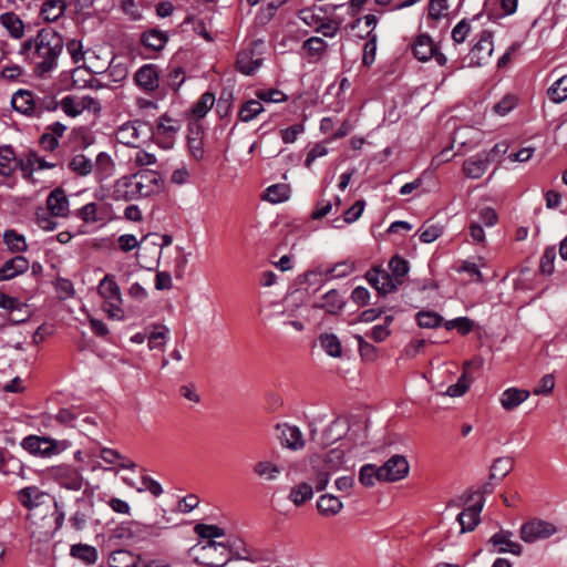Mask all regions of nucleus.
<instances>
[{"instance_id": "obj_1", "label": "nucleus", "mask_w": 567, "mask_h": 567, "mask_svg": "<svg viewBox=\"0 0 567 567\" xmlns=\"http://www.w3.org/2000/svg\"><path fill=\"white\" fill-rule=\"evenodd\" d=\"M63 49L62 38L54 31L44 30L33 39L27 40L21 53L34 64V72L44 75L52 71Z\"/></svg>"}, {"instance_id": "obj_2", "label": "nucleus", "mask_w": 567, "mask_h": 567, "mask_svg": "<svg viewBox=\"0 0 567 567\" xmlns=\"http://www.w3.org/2000/svg\"><path fill=\"white\" fill-rule=\"evenodd\" d=\"M162 176L152 169H143L130 176L118 178L113 186V198L116 200H135L159 192Z\"/></svg>"}, {"instance_id": "obj_3", "label": "nucleus", "mask_w": 567, "mask_h": 567, "mask_svg": "<svg viewBox=\"0 0 567 567\" xmlns=\"http://www.w3.org/2000/svg\"><path fill=\"white\" fill-rule=\"evenodd\" d=\"M188 555L196 563L206 567H224L231 560V556L225 554V546L216 540L194 545L189 548Z\"/></svg>"}, {"instance_id": "obj_4", "label": "nucleus", "mask_w": 567, "mask_h": 567, "mask_svg": "<svg viewBox=\"0 0 567 567\" xmlns=\"http://www.w3.org/2000/svg\"><path fill=\"white\" fill-rule=\"evenodd\" d=\"M58 105L62 109V111L72 117L79 116L83 111H92L94 113L101 110L99 102L92 96H76V95H68L64 96L60 104L54 101H51L45 109L47 110H56Z\"/></svg>"}, {"instance_id": "obj_5", "label": "nucleus", "mask_w": 567, "mask_h": 567, "mask_svg": "<svg viewBox=\"0 0 567 567\" xmlns=\"http://www.w3.org/2000/svg\"><path fill=\"white\" fill-rule=\"evenodd\" d=\"M557 533V528L553 523L534 518L520 527V538L525 543L532 544L538 540L547 539Z\"/></svg>"}, {"instance_id": "obj_6", "label": "nucleus", "mask_w": 567, "mask_h": 567, "mask_svg": "<svg viewBox=\"0 0 567 567\" xmlns=\"http://www.w3.org/2000/svg\"><path fill=\"white\" fill-rule=\"evenodd\" d=\"M494 50L493 34L491 31L484 30L480 40L471 49L467 59L470 66H482L488 62Z\"/></svg>"}, {"instance_id": "obj_7", "label": "nucleus", "mask_w": 567, "mask_h": 567, "mask_svg": "<svg viewBox=\"0 0 567 567\" xmlns=\"http://www.w3.org/2000/svg\"><path fill=\"white\" fill-rule=\"evenodd\" d=\"M379 482H396L409 474V462L403 455L391 456L382 466H379Z\"/></svg>"}, {"instance_id": "obj_8", "label": "nucleus", "mask_w": 567, "mask_h": 567, "mask_svg": "<svg viewBox=\"0 0 567 567\" xmlns=\"http://www.w3.org/2000/svg\"><path fill=\"white\" fill-rule=\"evenodd\" d=\"M21 446L30 454L41 457H49L60 452L55 440L37 435H29L21 442Z\"/></svg>"}, {"instance_id": "obj_9", "label": "nucleus", "mask_w": 567, "mask_h": 567, "mask_svg": "<svg viewBox=\"0 0 567 567\" xmlns=\"http://www.w3.org/2000/svg\"><path fill=\"white\" fill-rule=\"evenodd\" d=\"M277 439L281 446L291 450L300 451L306 445V440L301 430L297 425L288 423H278L276 425Z\"/></svg>"}, {"instance_id": "obj_10", "label": "nucleus", "mask_w": 567, "mask_h": 567, "mask_svg": "<svg viewBox=\"0 0 567 567\" xmlns=\"http://www.w3.org/2000/svg\"><path fill=\"white\" fill-rule=\"evenodd\" d=\"M365 278L381 295L393 292L401 285L392 274L379 268L370 269L365 274Z\"/></svg>"}, {"instance_id": "obj_11", "label": "nucleus", "mask_w": 567, "mask_h": 567, "mask_svg": "<svg viewBox=\"0 0 567 567\" xmlns=\"http://www.w3.org/2000/svg\"><path fill=\"white\" fill-rule=\"evenodd\" d=\"M14 111L27 116H40L42 107L37 105L33 95L28 90H18L10 100Z\"/></svg>"}, {"instance_id": "obj_12", "label": "nucleus", "mask_w": 567, "mask_h": 567, "mask_svg": "<svg viewBox=\"0 0 567 567\" xmlns=\"http://www.w3.org/2000/svg\"><path fill=\"white\" fill-rule=\"evenodd\" d=\"M254 475L261 482H276L284 472L282 464L272 458H260L251 468Z\"/></svg>"}, {"instance_id": "obj_13", "label": "nucleus", "mask_w": 567, "mask_h": 567, "mask_svg": "<svg viewBox=\"0 0 567 567\" xmlns=\"http://www.w3.org/2000/svg\"><path fill=\"white\" fill-rule=\"evenodd\" d=\"M502 146H506V144H502ZM507 147L504 150L499 148V144H495L494 148L486 156V158L473 159L470 158L464 163L463 171L465 175L470 178H480L487 169L489 161H493L498 153H506Z\"/></svg>"}, {"instance_id": "obj_14", "label": "nucleus", "mask_w": 567, "mask_h": 567, "mask_svg": "<svg viewBox=\"0 0 567 567\" xmlns=\"http://www.w3.org/2000/svg\"><path fill=\"white\" fill-rule=\"evenodd\" d=\"M54 477L61 487L70 491H80L84 484L82 475L70 466L58 467Z\"/></svg>"}, {"instance_id": "obj_15", "label": "nucleus", "mask_w": 567, "mask_h": 567, "mask_svg": "<svg viewBox=\"0 0 567 567\" xmlns=\"http://www.w3.org/2000/svg\"><path fill=\"white\" fill-rule=\"evenodd\" d=\"M30 268L29 260L21 255L8 259L0 267V281H8L25 274Z\"/></svg>"}, {"instance_id": "obj_16", "label": "nucleus", "mask_w": 567, "mask_h": 567, "mask_svg": "<svg viewBox=\"0 0 567 567\" xmlns=\"http://www.w3.org/2000/svg\"><path fill=\"white\" fill-rule=\"evenodd\" d=\"M484 507V498L482 497L476 504L470 505L457 516L461 525V532H472L480 523V514Z\"/></svg>"}, {"instance_id": "obj_17", "label": "nucleus", "mask_w": 567, "mask_h": 567, "mask_svg": "<svg viewBox=\"0 0 567 567\" xmlns=\"http://www.w3.org/2000/svg\"><path fill=\"white\" fill-rule=\"evenodd\" d=\"M47 207L54 217H65L69 214V199L62 188L53 189L47 198Z\"/></svg>"}, {"instance_id": "obj_18", "label": "nucleus", "mask_w": 567, "mask_h": 567, "mask_svg": "<svg viewBox=\"0 0 567 567\" xmlns=\"http://www.w3.org/2000/svg\"><path fill=\"white\" fill-rule=\"evenodd\" d=\"M512 535L509 530H501L489 538V543L493 546H499L498 553H511L519 556L523 548L518 543L511 539Z\"/></svg>"}, {"instance_id": "obj_19", "label": "nucleus", "mask_w": 567, "mask_h": 567, "mask_svg": "<svg viewBox=\"0 0 567 567\" xmlns=\"http://www.w3.org/2000/svg\"><path fill=\"white\" fill-rule=\"evenodd\" d=\"M412 51L419 61L425 62L435 55L436 45L434 44L431 37L427 34H420L412 45Z\"/></svg>"}, {"instance_id": "obj_20", "label": "nucleus", "mask_w": 567, "mask_h": 567, "mask_svg": "<svg viewBox=\"0 0 567 567\" xmlns=\"http://www.w3.org/2000/svg\"><path fill=\"white\" fill-rule=\"evenodd\" d=\"M93 165V172L97 182H103L115 174V163L111 156L104 152L97 154Z\"/></svg>"}, {"instance_id": "obj_21", "label": "nucleus", "mask_w": 567, "mask_h": 567, "mask_svg": "<svg viewBox=\"0 0 567 567\" xmlns=\"http://www.w3.org/2000/svg\"><path fill=\"white\" fill-rule=\"evenodd\" d=\"M135 81L145 91H154L158 86V74L152 64L143 65L135 73Z\"/></svg>"}, {"instance_id": "obj_22", "label": "nucleus", "mask_w": 567, "mask_h": 567, "mask_svg": "<svg viewBox=\"0 0 567 567\" xmlns=\"http://www.w3.org/2000/svg\"><path fill=\"white\" fill-rule=\"evenodd\" d=\"M349 431V422L344 417H337L323 431V444L327 446L342 439Z\"/></svg>"}, {"instance_id": "obj_23", "label": "nucleus", "mask_w": 567, "mask_h": 567, "mask_svg": "<svg viewBox=\"0 0 567 567\" xmlns=\"http://www.w3.org/2000/svg\"><path fill=\"white\" fill-rule=\"evenodd\" d=\"M354 270L351 261L344 260L337 262L333 267L320 271H309L306 274V280L310 281L312 277L326 275L329 278H343Z\"/></svg>"}, {"instance_id": "obj_24", "label": "nucleus", "mask_w": 567, "mask_h": 567, "mask_svg": "<svg viewBox=\"0 0 567 567\" xmlns=\"http://www.w3.org/2000/svg\"><path fill=\"white\" fill-rule=\"evenodd\" d=\"M318 512L326 517L336 516L343 508V503L332 494H323L317 501Z\"/></svg>"}, {"instance_id": "obj_25", "label": "nucleus", "mask_w": 567, "mask_h": 567, "mask_svg": "<svg viewBox=\"0 0 567 567\" xmlns=\"http://www.w3.org/2000/svg\"><path fill=\"white\" fill-rule=\"evenodd\" d=\"M320 457L319 456H312L310 458V463H311V467H312V481L315 482V488L320 492V491H323L329 481H330V475L332 473L331 470L324 467L323 465H320Z\"/></svg>"}, {"instance_id": "obj_26", "label": "nucleus", "mask_w": 567, "mask_h": 567, "mask_svg": "<svg viewBox=\"0 0 567 567\" xmlns=\"http://www.w3.org/2000/svg\"><path fill=\"white\" fill-rule=\"evenodd\" d=\"M529 394L527 390L509 388L502 393L501 404L505 410L511 411L526 401Z\"/></svg>"}, {"instance_id": "obj_27", "label": "nucleus", "mask_w": 567, "mask_h": 567, "mask_svg": "<svg viewBox=\"0 0 567 567\" xmlns=\"http://www.w3.org/2000/svg\"><path fill=\"white\" fill-rule=\"evenodd\" d=\"M262 60L260 58H254L252 51H241L237 55L236 68L239 72L245 75H251L260 68Z\"/></svg>"}, {"instance_id": "obj_28", "label": "nucleus", "mask_w": 567, "mask_h": 567, "mask_svg": "<svg viewBox=\"0 0 567 567\" xmlns=\"http://www.w3.org/2000/svg\"><path fill=\"white\" fill-rule=\"evenodd\" d=\"M99 295L105 300H115L122 297L121 289L113 275H105L97 286Z\"/></svg>"}, {"instance_id": "obj_29", "label": "nucleus", "mask_w": 567, "mask_h": 567, "mask_svg": "<svg viewBox=\"0 0 567 567\" xmlns=\"http://www.w3.org/2000/svg\"><path fill=\"white\" fill-rule=\"evenodd\" d=\"M141 41L146 49H150L153 51H159L167 43L168 37L163 31H159L156 29H151V30L143 32V34L141 37Z\"/></svg>"}, {"instance_id": "obj_30", "label": "nucleus", "mask_w": 567, "mask_h": 567, "mask_svg": "<svg viewBox=\"0 0 567 567\" xmlns=\"http://www.w3.org/2000/svg\"><path fill=\"white\" fill-rule=\"evenodd\" d=\"M313 497V487L307 483L301 482L292 486L288 494V499L296 506H302L306 502Z\"/></svg>"}, {"instance_id": "obj_31", "label": "nucleus", "mask_w": 567, "mask_h": 567, "mask_svg": "<svg viewBox=\"0 0 567 567\" xmlns=\"http://www.w3.org/2000/svg\"><path fill=\"white\" fill-rule=\"evenodd\" d=\"M3 243L11 254H20L28 250L25 237L14 229H7L3 233Z\"/></svg>"}, {"instance_id": "obj_32", "label": "nucleus", "mask_w": 567, "mask_h": 567, "mask_svg": "<svg viewBox=\"0 0 567 567\" xmlns=\"http://www.w3.org/2000/svg\"><path fill=\"white\" fill-rule=\"evenodd\" d=\"M17 156L11 145L3 144L0 146V175L8 176L17 167Z\"/></svg>"}, {"instance_id": "obj_33", "label": "nucleus", "mask_w": 567, "mask_h": 567, "mask_svg": "<svg viewBox=\"0 0 567 567\" xmlns=\"http://www.w3.org/2000/svg\"><path fill=\"white\" fill-rule=\"evenodd\" d=\"M47 496L37 486H28L19 492L20 503L28 508H33L42 504V499Z\"/></svg>"}, {"instance_id": "obj_34", "label": "nucleus", "mask_w": 567, "mask_h": 567, "mask_svg": "<svg viewBox=\"0 0 567 567\" xmlns=\"http://www.w3.org/2000/svg\"><path fill=\"white\" fill-rule=\"evenodd\" d=\"M1 24L8 30L14 39H20L24 34V24L13 12H7L0 16Z\"/></svg>"}, {"instance_id": "obj_35", "label": "nucleus", "mask_w": 567, "mask_h": 567, "mask_svg": "<svg viewBox=\"0 0 567 567\" xmlns=\"http://www.w3.org/2000/svg\"><path fill=\"white\" fill-rule=\"evenodd\" d=\"M344 306V301L341 299L339 292L336 289L328 291L321 302L315 303V308L324 309L329 313H337Z\"/></svg>"}, {"instance_id": "obj_36", "label": "nucleus", "mask_w": 567, "mask_h": 567, "mask_svg": "<svg viewBox=\"0 0 567 567\" xmlns=\"http://www.w3.org/2000/svg\"><path fill=\"white\" fill-rule=\"evenodd\" d=\"M221 545L225 546V554L231 556V560L236 559H246L248 555V549L246 548L245 543L235 536H228L225 542H220Z\"/></svg>"}, {"instance_id": "obj_37", "label": "nucleus", "mask_w": 567, "mask_h": 567, "mask_svg": "<svg viewBox=\"0 0 567 567\" xmlns=\"http://www.w3.org/2000/svg\"><path fill=\"white\" fill-rule=\"evenodd\" d=\"M64 0H47L42 4L41 16L47 21H56L65 11Z\"/></svg>"}, {"instance_id": "obj_38", "label": "nucleus", "mask_w": 567, "mask_h": 567, "mask_svg": "<svg viewBox=\"0 0 567 567\" xmlns=\"http://www.w3.org/2000/svg\"><path fill=\"white\" fill-rule=\"evenodd\" d=\"M110 567H140L134 555L125 549H117L110 554Z\"/></svg>"}, {"instance_id": "obj_39", "label": "nucleus", "mask_w": 567, "mask_h": 567, "mask_svg": "<svg viewBox=\"0 0 567 567\" xmlns=\"http://www.w3.org/2000/svg\"><path fill=\"white\" fill-rule=\"evenodd\" d=\"M215 103V96L213 93L206 92L200 99L193 105L190 113L187 117L200 120L203 118L207 112L212 109Z\"/></svg>"}, {"instance_id": "obj_40", "label": "nucleus", "mask_w": 567, "mask_h": 567, "mask_svg": "<svg viewBox=\"0 0 567 567\" xmlns=\"http://www.w3.org/2000/svg\"><path fill=\"white\" fill-rule=\"evenodd\" d=\"M290 195L289 186L286 184H275L266 188L262 199L272 204H278L287 200Z\"/></svg>"}, {"instance_id": "obj_41", "label": "nucleus", "mask_w": 567, "mask_h": 567, "mask_svg": "<svg viewBox=\"0 0 567 567\" xmlns=\"http://www.w3.org/2000/svg\"><path fill=\"white\" fill-rule=\"evenodd\" d=\"M514 468V458L511 456L497 457L491 466L489 480H494L499 474L498 478L502 480L508 475Z\"/></svg>"}, {"instance_id": "obj_42", "label": "nucleus", "mask_w": 567, "mask_h": 567, "mask_svg": "<svg viewBox=\"0 0 567 567\" xmlns=\"http://www.w3.org/2000/svg\"><path fill=\"white\" fill-rule=\"evenodd\" d=\"M69 168L79 176H86L93 172L94 165L86 155L76 154L69 162Z\"/></svg>"}, {"instance_id": "obj_43", "label": "nucleus", "mask_w": 567, "mask_h": 567, "mask_svg": "<svg viewBox=\"0 0 567 567\" xmlns=\"http://www.w3.org/2000/svg\"><path fill=\"white\" fill-rule=\"evenodd\" d=\"M319 342L322 349L333 358H339L342 354V347L339 338L333 333H322L319 337Z\"/></svg>"}, {"instance_id": "obj_44", "label": "nucleus", "mask_w": 567, "mask_h": 567, "mask_svg": "<svg viewBox=\"0 0 567 567\" xmlns=\"http://www.w3.org/2000/svg\"><path fill=\"white\" fill-rule=\"evenodd\" d=\"M71 555L84 561L85 564L93 565L97 559V551L93 546L85 544H75L71 547Z\"/></svg>"}, {"instance_id": "obj_45", "label": "nucleus", "mask_w": 567, "mask_h": 567, "mask_svg": "<svg viewBox=\"0 0 567 567\" xmlns=\"http://www.w3.org/2000/svg\"><path fill=\"white\" fill-rule=\"evenodd\" d=\"M195 533L203 539L215 540V538L226 537L227 533L224 528L217 525L196 524L194 527Z\"/></svg>"}, {"instance_id": "obj_46", "label": "nucleus", "mask_w": 567, "mask_h": 567, "mask_svg": "<svg viewBox=\"0 0 567 567\" xmlns=\"http://www.w3.org/2000/svg\"><path fill=\"white\" fill-rule=\"evenodd\" d=\"M548 97L555 103L567 100V74L555 81L547 91Z\"/></svg>"}, {"instance_id": "obj_47", "label": "nucleus", "mask_w": 567, "mask_h": 567, "mask_svg": "<svg viewBox=\"0 0 567 567\" xmlns=\"http://www.w3.org/2000/svg\"><path fill=\"white\" fill-rule=\"evenodd\" d=\"M380 467L374 464H364L359 472V481L362 485L371 487L379 481Z\"/></svg>"}, {"instance_id": "obj_48", "label": "nucleus", "mask_w": 567, "mask_h": 567, "mask_svg": "<svg viewBox=\"0 0 567 567\" xmlns=\"http://www.w3.org/2000/svg\"><path fill=\"white\" fill-rule=\"evenodd\" d=\"M264 111L261 102L258 100H250L246 102L240 111H239V117L244 122H249L254 120L258 114H260Z\"/></svg>"}, {"instance_id": "obj_49", "label": "nucleus", "mask_w": 567, "mask_h": 567, "mask_svg": "<svg viewBox=\"0 0 567 567\" xmlns=\"http://www.w3.org/2000/svg\"><path fill=\"white\" fill-rule=\"evenodd\" d=\"M416 321L421 328H436L439 327L443 318L434 311H420L416 313Z\"/></svg>"}, {"instance_id": "obj_50", "label": "nucleus", "mask_w": 567, "mask_h": 567, "mask_svg": "<svg viewBox=\"0 0 567 567\" xmlns=\"http://www.w3.org/2000/svg\"><path fill=\"white\" fill-rule=\"evenodd\" d=\"M66 51L74 63H84L89 56V52H91L90 50L84 51L82 42L75 39L70 40L66 43Z\"/></svg>"}, {"instance_id": "obj_51", "label": "nucleus", "mask_w": 567, "mask_h": 567, "mask_svg": "<svg viewBox=\"0 0 567 567\" xmlns=\"http://www.w3.org/2000/svg\"><path fill=\"white\" fill-rule=\"evenodd\" d=\"M123 299L122 297L117 299V301L105 300L103 302L102 309L107 315V317L112 320H123L125 315L122 308Z\"/></svg>"}, {"instance_id": "obj_52", "label": "nucleus", "mask_w": 567, "mask_h": 567, "mask_svg": "<svg viewBox=\"0 0 567 567\" xmlns=\"http://www.w3.org/2000/svg\"><path fill=\"white\" fill-rule=\"evenodd\" d=\"M389 268L391 270V274L400 281V284L402 285L403 284V278L408 275L409 272V262L399 257V256H394L390 262H389Z\"/></svg>"}, {"instance_id": "obj_53", "label": "nucleus", "mask_w": 567, "mask_h": 567, "mask_svg": "<svg viewBox=\"0 0 567 567\" xmlns=\"http://www.w3.org/2000/svg\"><path fill=\"white\" fill-rule=\"evenodd\" d=\"M66 126L60 122H55L47 127V131L41 135L39 142H58L62 137Z\"/></svg>"}, {"instance_id": "obj_54", "label": "nucleus", "mask_w": 567, "mask_h": 567, "mask_svg": "<svg viewBox=\"0 0 567 567\" xmlns=\"http://www.w3.org/2000/svg\"><path fill=\"white\" fill-rule=\"evenodd\" d=\"M1 473L6 474V475L13 474V475H18V476H23L24 475V466L20 460L16 458L11 454H9L4 462L3 467L1 470Z\"/></svg>"}, {"instance_id": "obj_55", "label": "nucleus", "mask_w": 567, "mask_h": 567, "mask_svg": "<svg viewBox=\"0 0 567 567\" xmlns=\"http://www.w3.org/2000/svg\"><path fill=\"white\" fill-rule=\"evenodd\" d=\"M556 257L555 247H547L540 258L539 269L544 275H551L554 272V260Z\"/></svg>"}, {"instance_id": "obj_56", "label": "nucleus", "mask_w": 567, "mask_h": 567, "mask_svg": "<svg viewBox=\"0 0 567 567\" xmlns=\"http://www.w3.org/2000/svg\"><path fill=\"white\" fill-rule=\"evenodd\" d=\"M256 96L259 101L266 102V103H280L285 102L287 100V95L277 90V89H270V90H261L256 93Z\"/></svg>"}, {"instance_id": "obj_57", "label": "nucleus", "mask_w": 567, "mask_h": 567, "mask_svg": "<svg viewBox=\"0 0 567 567\" xmlns=\"http://www.w3.org/2000/svg\"><path fill=\"white\" fill-rule=\"evenodd\" d=\"M80 416V413H78L74 409H61L56 415L55 420L68 426L76 427L78 424L75 423Z\"/></svg>"}, {"instance_id": "obj_58", "label": "nucleus", "mask_w": 567, "mask_h": 567, "mask_svg": "<svg viewBox=\"0 0 567 567\" xmlns=\"http://www.w3.org/2000/svg\"><path fill=\"white\" fill-rule=\"evenodd\" d=\"M419 231L420 240L430 244L442 235V227L439 225H424Z\"/></svg>"}, {"instance_id": "obj_59", "label": "nucleus", "mask_w": 567, "mask_h": 567, "mask_svg": "<svg viewBox=\"0 0 567 567\" xmlns=\"http://www.w3.org/2000/svg\"><path fill=\"white\" fill-rule=\"evenodd\" d=\"M364 206H365L364 200H362V199L357 200L350 208H348L344 212L342 223L351 224V223H354L355 220H358L363 213Z\"/></svg>"}, {"instance_id": "obj_60", "label": "nucleus", "mask_w": 567, "mask_h": 567, "mask_svg": "<svg viewBox=\"0 0 567 567\" xmlns=\"http://www.w3.org/2000/svg\"><path fill=\"white\" fill-rule=\"evenodd\" d=\"M343 460V451L333 449L329 451L323 460V466L334 472Z\"/></svg>"}, {"instance_id": "obj_61", "label": "nucleus", "mask_w": 567, "mask_h": 567, "mask_svg": "<svg viewBox=\"0 0 567 567\" xmlns=\"http://www.w3.org/2000/svg\"><path fill=\"white\" fill-rule=\"evenodd\" d=\"M515 106L516 97L513 95H506L493 106V110L496 114L504 116L507 113H509Z\"/></svg>"}, {"instance_id": "obj_62", "label": "nucleus", "mask_w": 567, "mask_h": 567, "mask_svg": "<svg viewBox=\"0 0 567 567\" xmlns=\"http://www.w3.org/2000/svg\"><path fill=\"white\" fill-rule=\"evenodd\" d=\"M447 8V0H430L429 17L433 20H440L444 16V11H446Z\"/></svg>"}, {"instance_id": "obj_63", "label": "nucleus", "mask_w": 567, "mask_h": 567, "mask_svg": "<svg viewBox=\"0 0 567 567\" xmlns=\"http://www.w3.org/2000/svg\"><path fill=\"white\" fill-rule=\"evenodd\" d=\"M555 386V379L553 374H545L539 383L534 388L535 395L549 394Z\"/></svg>"}, {"instance_id": "obj_64", "label": "nucleus", "mask_w": 567, "mask_h": 567, "mask_svg": "<svg viewBox=\"0 0 567 567\" xmlns=\"http://www.w3.org/2000/svg\"><path fill=\"white\" fill-rule=\"evenodd\" d=\"M96 212L97 205L95 203H89L78 210L76 216L84 223H94L97 220Z\"/></svg>"}]
</instances>
